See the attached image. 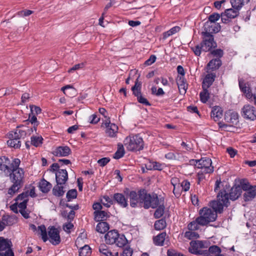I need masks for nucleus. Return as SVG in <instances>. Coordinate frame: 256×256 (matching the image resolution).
<instances>
[{
	"label": "nucleus",
	"mask_w": 256,
	"mask_h": 256,
	"mask_svg": "<svg viewBox=\"0 0 256 256\" xmlns=\"http://www.w3.org/2000/svg\"><path fill=\"white\" fill-rule=\"evenodd\" d=\"M38 230L40 231V234L42 236V238L44 242H46L48 238V236L46 229L44 225L42 224L38 227Z\"/></svg>",
	"instance_id": "42"
},
{
	"label": "nucleus",
	"mask_w": 256,
	"mask_h": 256,
	"mask_svg": "<svg viewBox=\"0 0 256 256\" xmlns=\"http://www.w3.org/2000/svg\"><path fill=\"white\" fill-rule=\"evenodd\" d=\"M124 144L121 143L118 144V150L114 153L113 158L115 159H119L122 158L124 154Z\"/></svg>",
	"instance_id": "37"
},
{
	"label": "nucleus",
	"mask_w": 256,
	"mask_h": 256,
	"mask_svg": "<svg viewBox=\"0 0 256 256\" xmlns=\"http://www.w3.org/2000/svg\"><path fill=\"white\" fill-rule=\"evenodd\" d=\"M90 120L91 124H96L100 121V118L98 117L96 114H94L90 116Z\"/></svg>",
	"instance_id": "63"
},
{
	"label": "nucleus",
	"mask_w": 256,
	"mask_h": 256,
	"mask_svg": "<svg viewBox=\"0 0 256 256\" xmlns=\"http://www.w3.org/2000/svg\"><path fill=\"white\" fill-rule=\"evenodd\" d=\"M189 252L196 255H204V250L201 249L208 247L207 242L202 240H192L190 242Z\"/></svg>",
	"instance_id": "8"
},
{
	"label": "nucleus",
	"mask_w": 256,
	"mask_h": 256,
	"mask_svg": "<svg viewBox=\"0 0 256 256\" xmlns=\"http://www.w3.org/2000/svg\"><path fill=\"white\" fill-rule=\"evenodd\" d=\"M168 256H185L183 254L178 252L174 249H169L167 251Z\"/></svg>",
	"instance_id": "58"
},
{
	"label": "nucleus",
	"mask_w": 256,
	"mask_h": 256,
	"mask_svg": "<svg viewBox=\"0 0 256 256\" xmlns=\"http://www.w3.org/2000/svg\"><path fill=\"white\" fill-rule=\"evenodd\" d=\"M223 114L222 108L218 106H214L210 112L211 118L215 121H218L222 118Z\"/></svg>",
	"instance_id": "27"
},
{
	"label": "nucleus",
	"mask_w": 256,
	"mask_h": 256,
	"mask_svg": "<svg viewBox=\"0 0 256 256\" xmlns=\"http://www.w3.org/2000/svg\"><path fill=\"white\" fill-rule=\"evenodd\" d=\"M99 251L102 254V256H108V254L110 252L108 246L104 244H102L99 247Z\"/></svg>",
	"instance_id": "50"
},
{
	"label": "nucleus",
	"mask_w": 256,
	"mask_h": 256,
	"mask_svg": "<svg viewBox=\"0 0 256 256\" xmlns=\"http://www.w3.org/2000/svg\"><path fill=\"white\" fill-rule=\"evenodd\" d=\"M68 180V174L66 170H59L56 172L57 185L64 184Z\"/></svg>",
	"instance_id": "19"
},
{
	"label": "nucleus",
	"mask_w": 256,
	"mask_h": 256,
	"mask_svg": "<svg viewBox=\"0 0 256 256\" xmlns=\"http://www.w3.org/2000/svg\"><path fill=\"white\" fill-rule=\"evenodd\" d=\"M91 249L88 245H85L79 250V256H90Z\"/></svg>",
	"instance_id": "44"
},
{
	"label": "nucleus",
	"mask_w": 256,
	"mask_h": 256,
	"mask_svg": "<svg viewBox=\"0 0 256 256\" xmlns=\"http://www.w3.org/2000/svg\"><path fill=\"white\" fill-rule=\"evenodd\" d=\"M39 188L43 193H48L52 187V184L44 179H42L39 182Z\"/></svg>",
	"instance_id": "32"
},
{
	"label": "nucleus",
	"mask_w": 256,
	"mask_h": 256,
	"mask_svg": "<svg viewBox=\"0 0 256 256\" xmlns=\"http://www.w3.org/2000/svg\"><path fill=\"white\" fill-rule=\"evenodd\" d=\"M216 77L214 73L206 74L202 82V88H208L212 84Z\"/></svg>",
	"instance_id": "23"
},
{
	"label": "nucleus",
	"mask_w": 256,
	"mask_h": 256,
	"mask_svg": "<svg viewBox=\"0 0 256 256\" xmlns=\"http://www.w3.org/2000/svg\"><path fill=\"white\" fill-rule=\"evenodd\" d=\"M180 187L184 191H188L190 188V182L187 180H184L180 184Z\"/></svg>",
	"instance_id": "59"
},
{
	"label": "nucleus",
	"mask_w": 256,
	"mask_h": 256,
	"mask_svg": "<svg viewBox=\"0 0 256 256\" xmlns=\"http://www.w3.org/2000/svg\"><path fill=\"white\" fill-rule=\"evenodd\" d=\"M142 196L143 198L142 206L145 209H148L150 208H156L160 203H162L164 201V197L160 196L158 197V194L155 193L148 194L146 190L144 193L142 192Z\"/></svg>",
	"instance_id": "2"
},
{
	"label": "nucleus",
	"mask_w": 256,
	"mask_h": 256,
	"mask_svg": "<svg viewBox=\"0 0 256 256\" xmlns=\"http://www.w3.org/2000/svg\"><path fill=\"white\" fill-rule=\"evenodd\" d=\"M202 40L201 42L202 51L208 52L212 48L217 46L216 42L214 40V36L202 35Z\"/></svg>",
	"instance_id": "11"
},
{
	"label": "nucleus",
	"mask_w": 256,
	"mask_h": 256,
	"mask_svg": "<svg viewBox=\"0 0 256 256\" xmlns=\"http://www.w3.org/2000/svg\"><path fill=\"white\" fill-rule=\"evenodd\" d=\"M220 30V26L219 24L206 22L204 24L203 27L202 35L213 36V34L217 33Z\"/></svg>",
	"instance_id": "12"
},
{
	"label": "nucleus",
	"mask_w": 256,
	"mask_h": 256,
	"mask_svg": "<svg viewBox=\"0 0 256 256\" xmlns=\"http://www.w3.org/2000/svg\"><path fill=\"white\" fill-rule=\"evenodd\" d=\"M28 120H29L31 124L34 125L38 126L39 124V122L37 120L36 116L34 114H30Z\"/></svg>",
	"instance_id": "56"
},
{
	"label": "nucleus",
	"mask_w": 256,
	"mask_h": 256,
	"mask_svg": "<svg viewBox=\"0 0 256 256\" xmlns=\"http://www.w3.org/2000/svg\"><path fill=\"white\" fill-rule=\"evenodd\" d=\"M0 256H14V253L11 248L5 252H0Z\"/></svg>",
	"instance_id": "64"
},
{
	"label": "nucleus",
	"mask_w": 256,
	"mask_h": 256,
	"mask_svg": "<svg viewBox=\"0 0 256 256\" xmlns=\"http://www.w3.org/2000/svg\"><path fill=\"white\" fill-rule=\"evenodd\" d=\"M238 84L241 91L244 94H246V96L250 98H252V93L251 92L250 88L246 86L244 80L242 79L238 80Z\"/></svg>",
	"instance_id": "31"
},
{
	"label": "nucleus",
	"mask_w": 256,
	"mask_h": 256,
	"mask_svg": "<svg viewBox=\"0 0 256 256\" xmlns=\"http://www.w3.org/2000/svg\"><path fill=\"white\" fill-rule=\"evenodd\" d=\"M145 192V189H140L138 192L134 190L129 191L128 188L124 191L130 199V206L132 208H136L139 204L142 206V200L143 199L142 194Z\"/></svg>",
	"instance_id": "7"
},
{
	"label": "nucleus",
	"mask_w": 256,
	"mask_h": 256,
	"mask_svg": "<svg viewBox=\"0 0 256 256\" xmlns=\"http://www.w3.org/2000/svg\"><path fill=\"white\" fill-rule=\"evenodd\" d=\"M217 200L212 202V210L216 214H221L223 212L224 206L228 207L230 204L228 194L226 190L223 189L219 192L217 195Z\"/></svg>",
	"instance_id": "3"
},
{
	"label": "nucleus",
	"mask_w": 256,
	"mask_h": 256,
	"mask_svg": "<svg viewBox=\"0 0 256 256\" xmlns=\"http://www.w3.org/2000/svg\"><path fill=\"white\" fill-rule=\"evenodd\" d=\"M200 216L198 220L202 226L207 225L209 222H214L217 218V214L215 211L212 210L204 208L200 211Z\"/></svg>",
	"instance_id": "6"
},
{
	"label": "nucleus",
	"mask_w": 256,
	"mask_h": 256,
	"mask_svg": "<svg viewBox=\"0 0 256 256\" xmlns=\"http://www.w3.org/2000/svg\"><path fill=\"white\" fill-rule=\"evenodd\" d=\"M176 83L180 94H184L188 87V84L186 83L184 77L182 76H178L176 80Z\"/></svg>",
	"instance_id": "24"
},
{
	"label": "nucleus",
	"mask_w": 256,
	"mask_h": 256,
	"mask_svg": "<svg viewBox=\"0 0 256 256\" xmlns=\"http://www.w3.org/2000/svg\"><path fill=\"white\" fill-rule=\"evenodd\" d=\"M200 97L201 102L203 103H206L210 98V93L208 88H202V91L200 94Z\"/></svg>",
	"instance_id": "43"
},
{
	"label": "nucleus",
	"mask_w": 256,
	"mask_h": 256,
	"mask_svg": "<svg viewBox=\"0 0 256 256\" xmlns=\"http://www.w3.org/2000/svg\"><path fill=\"white\" fill-rule=\"evenodd\" d=\"M124 144L129 151H140L144 148V142L139 134H136L126 137Z\"/></svg>",
	"instance_id": "4"
},
{
	"label": "nucleus",
	"mask_w": 256,
	"mask_h": 256,
	"mask_svg": "<svg viewBox=\"0 0 256 256\" xmlns=\"http://www.w3.org/2000/svg\"><path fill=\"white\" fill-rule=\"evenodd\" d=\"M63 185H56L52 188V194L54 196L60 197L62 196L65 191L64 190Z\"/></svg>",
	"instance_id": "36"
},
{
	"label": "nucleus",
	"mask_w": 256,
	"mask_h": 256,
	"mask_svg": "<svg viewBox=\"0 0 256 256\" xmlns=\"http://www.w3.org/2000/svg\"><path fill=\"white\" fill-rule=\"evenodd\" d=\"M94 214V220L96 222H104L110 217V213L104 210H96Z\"/></svg>",
	"instance_id": "28"
},
{
	"label": "nucleus",
	"mask_w": 256,
	"mask_h": 256,
	"mask_svg": "<svg viewBox=\"0 0 256 256\" xmlns=\"http://www.w3.org/2000/svg\"><path fill=\"white\" fill-rule=\"evenodd\" d=\"M230 4L232 8L240 10L244 5L240 0H230Z\"/></svg>",
	"instance_id": "47"
},
{
	"label": "nucleus",
	"mask_w": 256,
	"mask_h": 256,
	"mask_svg": "<svg viewBox=\"0 0 256 256\" xmlns=\"http://www.w3.org/2000/svg\"><path fill=\"white\" fill-rule=\"evenodd\" d=\"M210 54L214 56L218 57L219 58L224 55V52L222 49L218 48L212 50Z\"/></svg>",
	"instance_id": "54"
},
{
	"label": "nucleus",
	"mask_w": 256,
	"mask_h": 256,
	"mask_svg": "<svg viewBox=\"0 0 256 256\" xmlns=\"http://www.w3.org/2000/svg\"><path fill=\"white\" fill-rule=\"evenodd\" d=\"M110 226L108 222H100L98 224L96 230L100 234H104L107 232Z\"/></svg>",
	"instance_id": "35"
},
{
	"label": "nucleus",
	"mask_w": 256,
	"mask_h": 256,
	"mask_svg": "<svg viewBox=\"0 0 256 256\" xmlns=\"http://www.w3.org/2000/svg\"><path fill=\"white\" fill-rule=\"evenodd\" d=\"M242 192V191L241 190L240 186L238 185L236 186H233L231 188L229 194L230 198L232 200H235L239 198Z\"/></svg>",
	"instance_id": "29"
},
{
	"label": "nucleus",
	"mask_w": 256,
	"mask_h": 256,
	"mask_svg": "<svg viewBox=\"0 0 256 256\" xmlns=\"http://www.w3.org/2000/svg\"><path fill=\"white\" fill-rule=\"evenodd\" d=\"M30 114L37 115L41 113L42 110L41 108L36 106H30Z\"/></svg>",
	"instance_id": "57"
},
{
	"label": "nucleus",
	"mask_w": 256,
	"mask_h": 256,
	"mask_svg": "<svg viewBox=\"0 0 256 256\" xmlns=\"http://www.w3.org/2000/svg\"><path fill=\"white\" fill-rule=\"evenodd\" d=\"M256 196V186H254L249 190L245 192L243 194V198L244 202L252 200Z\"/></svg>",
	"instance_id": "26"
},
{
	"label": "nucleus",
	"mask_w": 256,
	"mask_h": 256,
	"mask_svg": "<svg viewBox=\"0 0 256 256\" xmlns=\"http://www.w3.org/2000/svg\"><path fill=\"white\" fill-rule=\"evenodd\" d=\"M133 252L132 250L128 247L124 249L122 254L120 256H132Z\"/></svg>",
	"instance_id": "60"
},
{
	"label": "nucleus",
	"mask_w": 256,
	"mask_h": 256,
	"mask_svg": "<svg viewBox=\"0 0 256 256\" xmlns=\"http://www.w3.org/2000/svg\"><path fill=\"white\" fill-rule=\"evenodd\" d=\"M222 60L219 58H214L209 62L207 64L208 70L212 71L216 70L222 66Z\"/></svg>",
	"instance_id": "30"
},
{
	"label": "nucleus",
	"mask_w": 256,
	"mask_h": 256,
	"mask_svg": "<svg viewBox=\"0 0 256 256\" xmlns=\"http://www.w3.org/2000/svg\"><path fill=\"white\" fill-rule=\"evenodd\" d=\"M221 18L220 14L218 13H213L212 14L208 16V22H214L216 23L218 20Z\"/></svg>",
	"instance_id": "52"
},
{
	"label": "nucleus",
	"mask_w": 256,
	"mask_h": 256,
	"mask_svg": "<svg viewBox=\"0 0 256 256\" xmlns=\"http://www.w3.org/2000/svg\"><path fill=\"white\" fill-rule=\"evenodd\" d=\"M42 140L43 138L42 137L32 136L31 138V144L35 146H38L42 143Z\"/></svg>",
	"instance_id": "51"
},
{
	"label": "nucleus",
	"mask_w": 256,
	"mask_h": 256,
	"mask_svg": "<svg viewBox=\"0 0 256 256\" xmlns=\"http://www.w3.org/2000/svg\"><path fill=\"white\" fill-rule=\"evenodd\" d=\"M0 251L5 250L11 248L12 246L10 240L0 237Z\"/></svg>",
	"instance_id": "33"
},
{
	"label": "nucleus",
	"mask_w": 256,
	"mask_h": 256,
	"mask_svg": "<svg viewBox=\"0 0 256 256\" xmlns=\"http://www.w3.org/2000/svg\"><path fill=\"white\" fill-rule=\"evenodd\" d=\"M156 56L154 55H151L148 59L144 62L146 66H150L154 63L156 60Z\"/></svg>",
	"instance_id": "62"
},
{
	"label": "nucleus",
	"mask_w": 256,
	"mask_h": 256,
	"mask_svg": "<svg viewBox=\"0 0 256 256\" xmlns=\"http://www.w3.org/2000/svg\"><path fill=\"white\" fill-rule=\"evenodd\" d=\"M141 83L138 82V79L135 82L134 85L132 88L133 94L137 98L138 102L145 106H150L151 104L148 100L142 96L141 93Z\"/></svg>",
	"instance_id": "9"
},
{
	"label": "nucleus",
	"mask_w": 256,
	"mask_h": 256,
	"mask_svg": "<svg viewBox=\"0 0 256 256\" xmlns=\"http://www.w3.org/2000/svg\"><path fill=\"white\" fill-rule=\"evenodd\" d=\"M242 116L244 118L250 120L256 119V110L255 108L251 105H244L242 109Z\"/></svg>",
	"instance_id": "15"
},
{
	"label": "nucleus",
	"mask_w": 256,
	"mask_h": 256,
	"mask_svg": "<svg viewBox=\"0 0 256 256\" xmlns=\"http://www.w3.org/2000/svg\"><path fill=\"white\" fill-rule=\"evenodd\" d=\"M220 248L216 245L210 246L208 250H204V256H217L222 255L220 254Z\"/></svg>",
	"instance_id": "25"
},
{
	"label": "nucleus",
	"mask_w": 256,
	"mask_h": 256,
	"mask_svg": "<svg viewBox=\"0 0 256 256\" xmlns=\"http://www.w3.org/2000/svg\"><path fill=\"white\" fill-rule=\"evenodd\" d=\"M146 168L150 170H162L163 169V165L156 162H150L149 164L146 165Z\"/></svg>",
	"instance_id": "38"
},
{
	"label": "nucleus",
	"mask_w": 256,
	"mask_h": 256,
	"mask_svg": "<svg viewBox=\"0 0 256 256\" xmlns=\"http://www.w3.org/2000/svg\"><path fill=\"white\" fill-rule=\"evenodd\" d=\"M164 202L162 203H160V205L156 208V209L154 213V217L156 218H160L164 214Z\"/></svg>",
	"instance_id": "39"
},
{
	"label": "nucleus",
	"mask_w": 256,
	"mask_h": 256,
	"mask_svg": "<svg viewBox=\"0 0 256 256\" xmlns=\"http://www.w3.org/2000/svg\"><path fill=\"white\" fill-rule=\"evenodd\" d=\"M21 126H18L15 131L10 132L8 134V138H15L18 140L21 138H24L26 135V132L24 130L18 129Z\"/></svg>",
	"instance_id": "22"
},
{
	"label": "nucleus",
	"mask_w": 256,
	"mask_h": 256,
	"mask_svg": "<svg viewBox=\"0 0 256 256\" xmlns=\"http://www.w3.org/2000/svg\"><path fill=\"white\" fill-rule=\"evenodd\" d=\"M48 230L50 242L54 246L58 244L61 242L58 229L54 226H50Z\"/></svg>",
	"instance_id": "13"
},
{
	"label": "nucleus",
	"mask_w": 256,
	"mask_h": 256,
	"mask_svg": "<svg viewBox=\"0 0 256 256\" xmlns=\"http://www.w3.org/2000/svg\"><path fill=\"white\" fill-rule=\"evenodd\" d=\"M71 153L72 150L68 146H59L56 148L52 152L56 156H67Z\"/></svg>",
	"instance_id": "20"
},
{
	"label": "nucleus",
	"mask_w": 256,
	"mask_h": 256,
	"mask_svg": "<svg viewBox=\"0 0 256 256\" xmlns=\"http://www.w3.org/2000/svg\"><path fill=\"white\" fill-rule=\"evenodd\" d=\"M110 158H103L98 160V163L100 166H105L109 162Z\"/></svg>",
	"instance_id": "61"
},
{
	"label": "nucleus",
	"mask_w": 256,
	"mask_h": 256,
	"mask_svg": "<svg viewBox=\"0 0 256 256\" xmlns=\"http://www.w3.org/2000/svg\"><path fill=\"white\" fill-rule=\"evenodd\" d=\"M113 198L114 202H116L120 207L122 208H126L128 207V200L121 193H116L114 194Z\"/></svg>",
	"instance_id": "21"
},
{
	"label": "nucleus",
	"mask_w": 256,
	"mask_h": 256,
	"mask_svg": "<svg viewBox=\"0 0 256 256\" xmlns=\"http://www.w3.org/2000/svg\"><path fill=\"white\" fill-rule=\"evenodd\" d=\"M110 119V118H108V120L104 123L106 128L105 132L107 136L114 138L118 132V126L116 124L111 123Z\"/></svg>",
	"instance_id": "16"
},
{
	"label": "nucleus",
	"mask_w": 256,
	"mask_h": 256,
	"mask_svg": "<svg viewBox=\"0 0 256 256\" xmlns=\"http://www.w3.org/2000/svg\"><path fill=\"white\" fill-rule=\"evenodd\" d=\"M77 191L76 189L69 190L66 195L68 202H70L72 199L76 198L77 196Z\"/></svg>",
	"instance_id": "48"
},
{
	"label": "nucleus",
	"mask_w": 256,
	"mask_h": 256,
	"mask_svg": "<svg viewBox=\"0 0 256 256\" xmlns=\"http://www.w3.org/2000/svg\"><path fill=\"white\" fill-rule=\"evenodd\" d=\"M102 204L106 208H109L113 204L112 200L108 196H104L101 200Z\"/></svg>",
	"instance_id": "46"
},
{
	"label": "nucleus",
	"mask_w": 256,
	"mask_h": 256,
	"mask_svg": "<svg viewBox=\"0 0 256 256\" xmlns=\"http://www.w3.org/2000/svg\"><path fill=\"white\" fill-rule=\"evenodd\" d=\"M9 140L7 141V144L8 146L14 148H18L21 145L20 141L15 138H8Z\"/></svg>",
	"instance_id": "41"
},
{
	"label": "nucleus",
	"mask_w": 256,
	"mask_h": 256,
	"mask_svg": "<svg viewBox=\"0 0 256 256\" xmlns=\"http://www.w3.org/2000/svg\"><path fill=\"white\" fill-rule=\"evenodd\" d=\"M199 163L197 168L201 169L202 172L205 174H210L214 172V166H212V162L210 158L208 157L202 158L198 160Z\"/></svg>",
	"instance_id": "10"
},
{
	"label": "nucleus",
	"mask_w": 256,
	"mask_h": 256,
	"mask_svg": "<svg viewBox=\"0 0 256 256\" xmlns=\"http://www.w3.org/2000/svg\"><path fill=\"white\" fill-rule=\"evenodd\" d=\"M105 241L107 244H115L118 246H124L128 242V240L124 234H120L116 230L108 232L104 236Z\"/></svg>",
	"instance_id": "5"
},
{
	"label": "nucleus",
	"mask_w": 256,
	"mask_h": 256,
	"mask_svg": "<svg viewBox=\"0 0 256 256\" xmlns=\"http://www.w3.org/2000/svg\"><path fill=\"white\" fill-rule=\"evenodd\" d=\"M224 119L232 126L236 125L238 122V115L237 112L230 110L225 112Z\"/></svg>",
	"instance_id": "17"
},
{
	"label": "nucleus",
	"mask_w": 256,
	"mask_h": 256,
	"mask_svg": "<svg viewBox=\"0 0 256 256\" xmlns=\"http://www.w3.org/2000/svg\"><path fill=\"white\" fill-rule=\"evenodd\" d=\"M20 164V159L14 158L12 166V168L8 173L10 182L12 184L8 190V194L12 196L18 192L24 182V172L22 168H19Z\"/></svg>",
	"instance_id": "1"
},
{
	"label": "nucleus",
	"mask_w": 256,
	"mask_h": 256,
	"mask_svg": "<svg viewBox=\"0 0 256 256\" xmlns=\"http://www.w3.org/2000/svg\"><path fill=\"white\" fill-rule=\"evenodd\" d=\"M194 231V230H189L188 232H186L184 234V237L189 240L198 238L199 234L198 233Z\"/></svg>",
	"instance_id": "49"
},
{
	"label": "nucleus",
	"mask_w": 256,
	"mask_h": 256,
	"mask_svg": "<svg viewBox=\"0 0 256 256\" xmlns=\"http://www.w3.org/2000/svg\"><path fill=\"white\" fill-rule=\"evenodd\" d=\"M166 234L165 232H162L153 238L154 243L155 245L158 246H162L165 240Z\"/></svg>",
	"instance_id": "34"
},
{
	"label": "nucleus",
	"mask_w": 256,
	"mask_h": 256,
	"mask_svg": "<svg viewBox=\"0 0 256 256\" xmlns=\"http://www.w3.org/2000/svg\"><path fill=\"white\" fill-rule=\"evenodd\" d=\"M198 217L196 218L194 220L191 222L188 226V228L190 230H196L199 228V225L202 226V224L199 222Z\"/></svg>",
	"instance_id": "45"
},
{
	"label": "nucleus",
	"mask_w": 256,
	"mask_h": 256,
	"mask_svg": "<svg viewBox=\"0 0 256 256\" xmlns=\"http://www.w3.org/2000/svg\"><path fill=\"white\" fill-rule=\"evenodd\" d=\"M239 14V10L234 8L226 9L220 14L221 20L224 24H228L232 19L238 16Z\"/></svg>",
	"instance_id": "14"
},
{
	"label": "nucleus",
	"mask_w": 256,
	"mask_h": 256,
	"mask_svg": "<svg viewBox=\"0 0 256 256\" xmlns=\"http://www.w3.org/2000/svg\"><path fill=\"white\" fill-rule=\"evenodd\" d=\"M13 161L10 162V159L5 156L0 158V170L4 171L6 174L12 168Z\"/></svg>",
	"instance_id": "18"
},
{
	"label": "nucleus",
	"mask_w": 256,
	"mask_h": 256,
	"mask_svg": "<svg viewBox=\"0 0 256 256\" xmlns=\"http://www.w3.org/2000/svg\"><path fill=\"white\" fill-rule=\"evenodd\" d=\"M191 49L194 52L195 55L200 56L201 54L202 50V44H201L200 45L198 44L194 47L191 48Z\"/></svg>",
	"instance_id": "53"
},
{
	"label": "nucleus",
	"mask_w": 256,
	"mask_h": 256,
	"mask_svg": "<svg viewBox=\"0 0 256 256\" xmlns=\"http://www.w3.org/2000/svg\"><path fill=\"white\" fill-rule=\"evenodd\" d=\"M166 226V223L165 218H161L156 220L154 226L156 230H162Z\"/></svg>",
	"instance_id": "40"
},
{
	"label": "nucleus",
	"mask_w": 256,
	"mask_h": 256,
	"mask_svg": "<svg viewBox=\"0 0 256 256\" xmlns=\"http://www.w3.org/2000/svg\"><path fill=\"white\" fill-rule=\"evenodd\" d=\"M253 186H254L250 185L249 182H240V186L241 188V190L242 191V190H243L244 192L249 190L250 188L253 187Z\"/></svg>",
	"instance_id": "55"
}]
</instances>
